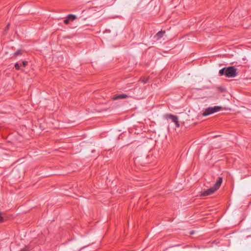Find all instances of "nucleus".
I'll use <instances>...</instances> for the list:
<instances>
[{
  "label": "nucleus",
  "mask_w": 251,
  "mask_h": 251,
  "mask_svg": "<svg viewBox=\"0 0 251 251\" xmlns=\"http://www.w3.org/2000/svg\"><path fill=\"white\" fill-rule=\"evenodd\" d=\"M222 181L223 179L222 177H218V180L216 181V183L213 187L201 192V194L200 196L201 197H205L212 195L220 188L222 183Z\"/></svg>",
  "instance_id": "nucleus-1"
},
{
  "label": "nucleus",
  "mask_w": 251,
  "mask_h": 251,
  "mask_svg": "<svg viewBox=\"0 0 251 251\" xmlns=\"http://www.w3.org/2000/svg\"><path fill=\"white\" fill-rule=\"evenodd\" d=\"M222 109L220 106H215L214 107H209L206 108L202 114L203 116H207L215 112H218Z\"/></svg>",
  "instance_id": "nucleus-2"
},
{
  "label": "nucleus",
  "mask_w": 251,
  "mask_h": 251,
  "mask_svg": "<svg viewBox=\"0 0 251 251\" xmlns=\"http://www.w3.org/2000/svg\"><path fill=\"white\" fill-rule=\"evenodd\" d=\"M237 69L233 66L226 67V76L227 77H234L237 75Z\"/></svg>",
  "instance_id": "nucleus-3"
},
{
  "label": "nucleus",
  "mask_w": 251,
  "mask_h": 251,
  "mask_svg": "<svg viewBox=\"0 0 251 251\" xmlns=\"http://www.w3.org/2000/svg\"><path fill=\"white\" fill-rule=\"evenodd\" d=\"M76 19V17L75 15L73 14H69L67 16L66 19L63 21V23L66 25H68L70 21H74Z\"/></svg>",
  "instance_id": "nucleus-4"
},
{
  "label": "nucleus",
  "mask_w": 251,
  "mask_h": 251,
  "mask_svg": "<svg viewBox=\"0 0 251 251\" xmlns=\"http://www.w3.org/2000/svg\"><path fill=\"white\" fill-rule=\"evenodd\" d=\"M128 98V96L125 94L118 95L113 98V100H115L119 99H124Z\"/></svg>",
  "instance_id": "nucleus-5"
},
{
  "label": "nucleus",
  "mask_w": 251,
  "mask_h": 251,
  "mask_svg": "<svg viewBox=\"0 0 251 251\" xmlns=\"http://www.w3.org/2000/svg\"><path fill=\"white\" fill-rule=\"evenodd\" d=\"M165 33V31L161 30L156 33L154 36V38H155L156 40H158L163 37Z\"/></svg>",
  "instance_id": "nucleus-6"
},
{
  "label": "nucleus",
  "mask_w": 251,
  "mask_h": 251,
  "mask_svg": "<svg viewBox=\"0 0 251 251\" xmlns=\"http://www.w3.org/2000/svg\"><path fill=\"white\" fill-rule=\"evenodd\" d=\"M168 117L171 119L173 122H174L178 118L176 116L172 114L168 115Z\"/></svg>",
  "instance_id": "nucleus-7"
},
{
  "label": "nucleus",
  "mask_w": 251,
  "mask_h": 251,
  "mask_svg": "<svg viewBox=\"0 0 251 251\" xmlns=\"http://www.w3.org/2000/svg\"><path fill=\"white\" fill-rule=\"evenodd\" d=\"M226 67H225L219 71L220 75H226Z\"/></svg>",
  "instance_id": "nucleus-8"
},
{
  "label": "nucleus",
  "mask_w": 251,
  "mask_h": 251,
  "mask_svg": "<svg viewBox=\"0 0 251 251\" xmlns=\"http://www.w3.org/2000/svg\"><path fill=\"white\" fill-rule=\"evenodd\" d=\"M22 54V50H17L14 53V55L15 56H18V55H21Z\"/></svg>",
  "instance_id": "nucleus-9"
},
{
  "label": "nucleus",
  "mask_w": 251,
  "mask_h": 251,
  "mask_svg": "<svg viewBox=\"0 0 251 251\" xmlns=\"http://www.w3.org/2000/svg\"><path fill=\"white\" fill-rule=\"evenodd\" d=\"M174 123L175 124L176 127H179L180 126L178 118L174 122Z\"/></svg>",
  "instance_id": "nucleus-10"
},
{
  "label": "nucleus",
  "mask_w": 251,
  "mask_h": 251,
  "mask_svg": "<svg viewBox=\"0 0 251 251\" xmlns=\"http://www.w3.org/2000/svg\"><path fill=\"white\" fill-rule=\"evenodd\" d=\"M28 62L26 61H22V63L20 64L21 66L25 67L27 65Z\"/></svg>",
  "instance_id": "nucleus-11"
},
{
  "label": "nucleus",
  "mask_w": 251,
  "mask_h": 251,
  "mask_svg": "<svg viewBox=\"0 0 251 251\" xmlns=\"http://www.w3.org/2000/svg\"><path fill=\"white\" fill-rule=\"evenodd\" d=\"M20 66H21L20 64H19L18 63H16L15 65V67L16 69L17 70H20Z\"/></svg>",
  "instance_id": "nucleus-12"
},
{
  "label": "nucleus",
  "mask_w": 251,
  "mask_h": 251,
  "mask_svg": "<svg viewBox=\"0 0 251 251\" xmlns=\"http://www.w3.org/2000/svg\"><path fill=\"white\" fill-rule=\"evenodd\" d=\"M4 221V218L1 216V213L0 212V223H2Z\"/></svg>",
  "instance_id": "nucleus-13"
},
{
  "label": "nucleus",
  "mask_w": 251,
  "mask_h": 251,
  "mask_svg": "<svg viewBox=\"0 0 251 251\" xmlns=\"http://www.w3.org/2000/svg\"><path fill=\"white\" fill-rule=\"evenodd\" d=\"M9 26H10V24H8L5 27V30L6 31V30H8L9 28Z\"/></svg>",
  "instance_id": "nucleus-14"
},
{
  "label": "nucleus",
  "mask_w": 251,
  "mask_h": 251,
  "mask_svg": "<svg viewBox=\"0 0 251 251\" xmlns=\"http://www.w3.org/2000/svg\"><path fill=\"white\" fill-rule=\"evenodd\" d=\"M142 81L144 83H146L148 81V79H143Z\"/></svg>",
  "instance_id": "nucleus-15"
},
{
  "label": "nucleus",
  "mask_w": 251,
  "mask_h": 251,
  "mask_svg": "<svg viewBox=\"0 0 251 251\" xmlns=\"http://www.w3.org/2000/svg\"><path fill=\"white\" fill-rule=\"evenodd\" d=\"M27 249L26 248H24L23 249H22L20 251H27Z\"/></svg>",
  "instance_id": "nucleus-16"
},
{
  "label": "nucleus",
  "mask_w": 251,
  "mask_h": 251,
  "mask_svg": "<svg viewBox=\"0 0 251 251\" xmlns=\"http://www.w3.org/2000/svg\"><path fill=\"white\" fill-rule=\"evenodd\" d=\"M194 232L193 231H192L190 232V233L192 234H193Z\"/></svg>",
  "instance_id": "nucleus-17"
}]
</instances>
